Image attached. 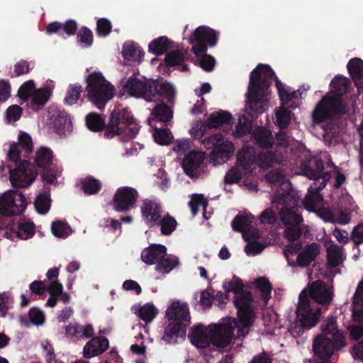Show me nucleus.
Segmentation results:
<instances>
[{"label":"nucleus","instance_id":"obj_1","mask_svg":"<svg viewBox=\"0 0 363 363\" xmlns=\"http://www.w3.org/2000/svg\"><path fill=\"white\" fill-rule=\"evenodd\" d=\"M275 80L280 100L288 103L291 100L289 91L277 77L275 72L268 65L259 64L250 76L248 91L246 94L245 112L252 118L264 112L268 107L269 87Z\"/></svg>","mask_w":363,"mask_h":363},{"label":"nucleus","instance_id":"obj_2","mask_svg":"<svg viewBox=\"0 0 363 363\" xmlns=\"http://www.w3.org/2000/svg\"><path fill=\"white\" fill-rule=\"evenodd\" d=\"M86 125L93 132L104 129V137L106 138L122 134L133 138L139 130L138 124L131 113L121 106H115L107 124L103 115L91 112L86 116Z\"/></svg>","mask_w":363,"mask_h":363},{"label":"nucleus","instance_id":"obj_3","mask_svg":"<svg viewBox=\"0 0 363 363\" xmlns=\"http://www.w3.org/2000/svg\"><path fill=\"white\" fill-rule=\"evenodd\" d=\"M348 79L344 77H335L330 82L332 91L335 96H323L312 112V121L320 124L346 113L345 106L341 96L348 91Z\"/></svg>","mask_w":363,"mask_h":363},{"label":"nucleus","instance_id":"obj_4","mask_svg":"<svg viewBox=\"0 0 363 363\" xmlns=\"http://www.w3.org/2000/svg\"><path fill=\"white\" fill-rule=\"evenodd\" d=\"M123 90L131 96L147 101L167 100L171 103L175 97V89L170 83L159 79L143 81L133 76L127 79Z\"/></svg>","mask_w":363,"mask_h":363},{"label":"nucleus","instance_id":"obj_5","mask_svg":"<svg viewBox=\"0 0 363 363\" xmlns=\"http://www.w3.org/2000/svg\"><path fill=\"white\" fill-rule=\"evenodd\" d=\"M218 37L216 31L207 26H199L190 38L189 43L193 45L192 52L196 55L204 54L200 61L203 69L211 72L215 66V59L207 54V46L213 47L217 44Z\"/></svg>","mask_w":363,"mask_h":363},{"label":"nucleus","instance_id":"obj_6","mask_svg":"<svg viewBox=\"0 0 363 363\" xmlns=\"http://www.w3.org/2000/svg\"><path fill=\"white\" fill-rule=\"evenodd\" d=\"M282 154L272 151H262L257 157L253 147L242 148L238 154V167L242 169L243 174L252 172L256 164L261 168H268L281 164Z\"/></svg>","mask_w":363,"mask_h":363},{"label":"nucleus","instance_id":"obj_7","mask_svg":"<svg viewBox=\"0 0 363 363\" xmlns=\"http://www.w3.org/2000/svg\"><path fill=\"white\" fill-rule=\"evenodd\" d=\"M296 324L291 329L294 336H300L304 330L315 326L320 320L322 311L318 306H313L308 295L305 291L299 294L296 309Z\"/></svg>","mask_w":363,"mask_h":363},{"label":"nucleus","instance_id":"obj_8","mask_svg":"<svg viewBox=\"0 0 363 363\" xmlns=\"http://www.w3.org/2000/svg\"><path fill=\"white\" fill-rule=\"evenodd\" d=\"M19 145L13 143L8 152L9 159L16 163L20 162L18 167L9 171V180L14 188H25L30 186L35 179L38 172L34 165L28 161L21 160Z\"/></svg>","mask_w":363,"mask_h":363},{"label":"nucleus","instance_id":"obj_9","mask_svg":"<svg viewBox=\"0 0 363 363\" xmlns=\"http://www.w3.org/2000/svg\"><path fill=\"white\" fill-rule=\"evenodd\" d=\"M87 98L99 109H102L114 96V86L101 72H93L86 77Z\"/></svg>","mask_w":363,"mask_h":363},{"label":"nucleus","instance_id":"obj_10","mask_svg":"<svg viewBox=\"0 0 363 363\" xmlns=\"http://www.w3.org/2000/svg\"><path fill=\"white\" fill-rule=\"evenodd\" d=\"M238 322L234 318L228 317L219 323L209 325L211 344L218 348L228 346L235 337L234 331Z\"/></svg>","mask_w":363,"mask_h":363},{"label":"nucleus","instance_id":"obj_11","mask_svg":"<svg viewBox=\"0 0 363 363\" xmlns=\"http://www.w3.org/2000/svg\"><path fill=\"white\" fill-rule=\"evenodd\" d=\"M333 341L324 335L316 336L313 341L314 360L313 363H331V357L335 351L346 345L345 341Z\"/></svg>","mask_w":363,"mask_h":363},{"label":"nucleus","instance_id":"obj_12","mask_svg":"<svg viewBox=\"0 0 363 363\" xmlns=\"http://www.w3.org/2000/svg\"><path fill=\"white\" fill-rule=\"evenodd\" d=\"M27 206L26 197L18 190H10L0 197V214L7 216L22 213Z\"/></svg>","mask_w":363,"mask_h":363},{"label":"nucleus","instance_id":"obj_13","mask_svg":"<svg viewBox=\"0 0 363 363\" xmlns=\"http://www.w3.org/2000/svg\"><path fill=\"white\" fill-rule=\"evenodd\" d=\"M202 142L206 149L212 150L211 157L214 161L218 159L224 161L228 159L234 152L233 143L228 140H225L221 133H216L205 137Z\"/></svg>","mask_w":363,"mask_h":363},{"label":"nucleus","instance_id":"obj_14","mask_svg":"<svg viewBox=\"0 0 363 363\" xmlns=\"http://www.w3.org/2000/svg\"><path fill=\"white\" fill-rule=\"evenodd\" d=\"M301 169L303 172V174L310 179L316 180L320 178L323 179L318 187L319 190L325 187L326 182L331 177L330 172H323L324 165L323 161L315 156L306 157L301 164Z\"/></svg>","mask_w":363,"mask_h":363},{"label":"nucleus","instance_id":"obj_15","mask_svg":"<svg viewBox=\"0 0 363 363\" xmlns=\"http://www.w3.org/2000/svg\"><path fill=\"white\" fill-rule=\"evenodd\" d=\"M253 298L250 291L240 293L234 297V304L238 310V318L244 327H250L255 317L252 307Z\"/></svg>","mask_w":363,"mask_h":363},{"label":"nucleus","instance_id":"obj_16","mask_svg":"<svg viewBox=\"0 0 363 363\" xmlns=\"http://www.w3.org/2000/svg\"><path fill=\"white\" fill-rule=\"evenodd\" d=\"M139 197L138 191L130 186H122L116 191L111 204L117 212H126L133 208Z\"/></svg>","mask_w":363,"mask_h":363},{"label":"nucleus","instance_id":"obj_17","mask_svg":"<svg viewBox=\"0 0 363 363\" xmlns=\"http://www.w3.org/2000/svg\"><path fill=\"white\" fill-rule=\"evenodd\" d=\"M333 291L328 286L321 280L313 281L309 289V299L321 305H329L333 300Z\"/></svg>","mask_w":363,"mask_h":363},{"label":"nucleus","instance_id":"obj_18","mask_svg":"<svg viewBox=\"0 0 363 363\" xmlns=\"http://www.w3.org/2000/svg\"><path fill=\"white\" fill-rule=\"evenodd\" d=\"M65 333L69 340L77 342L94 336V329L91 324L82 325L77 322H73L65 326Z\"/></svg>","mask_w":363,"mask_h":363},{"label":"nucleus","instance_id":"obj_19","mask_svg":"<svg viewBox=\"0 0 363 363\" xmlns=\"http://www.w3.org/2000/svg\"><path fill=\"white\" fill-rule=\"evenodd\" d=\"M320 254V245L316 242L306 245L304 249L297 255L296 261L289 259V265L295 267H308Z\"/></svg>","mask_w":363,"mask_h":363},{"label":"nucleus","instance_id":"obj_20","mask_svg":"<svg viewBox=\"0 0 363 363\" xmlns=\"http://www.w3.org/2000/svg\"><path fill=\"white\" fill-rule=\"evenodd\" d=\"M91 338L83 348L84 357L87 359L101 354L109 347V341L105 336H92Z\"/></svg>","mask_w":363,"mask_h":363},{"label":"nucleus","instance_id":"obj_21","mask_svg":"<svg viewBox=\"0 0 363 363\" xmlns=\"http://www.w3.org/2000/svg\"><path fill=\"white\" fill-rule=\"evenodd\" d=\"M162 209L160 203L154 200L145 199L141 206L143 218L151 223V225H156L162 217Z\"/></svg>","mask_w":363,"mask_h":363},{"label":"nucleus","instance_id":"obj_22","mask_svg":"<svg viewBox=\"0 0 363 363\" xmlns=\"http://www.w3.org/2000/svg\"><path fill=\"white\" fill-rule=\"evenodd\" d=\"M205 159L204 153L197 151H191L184 156L182 167L185 174L191 178L196 176L195 171L200 167Z\"/></svg>","mask_w":363,"mask_h":363},{"label":"nucleus","instance_id":"obj_23","mask_svg":"<svg viewBox=\"0 0 363 363\" xmlns=\"http://www.w3.org/2000/svg\"><path fill=\"white\" fill-rule=\"evenodd\" d=\"M321 333L318 335H324L333 341H345V336L341 330H339L337 319L334 316H328L324 319L320 325Z\"/></svg>","mask_w":363,"mask_h":363},{"label":"nucleus","instance_id":"obj_24","mask_svg":"<svg viewBox=\"0 0 363 363\" xmlns=\"http://www.w3.org/2000/svg\"><path fill=\"white\" fill-rule=\"evenodd\" d=\"M189 337L192 345L197 348L206 349L211 344L210 330L208 333L206 328L201 324L194 326Z\"/></svg>","mask_w":363,"mask_h":363},{"label":"nucleus","instance_id":"obj_25","mask_svg":"<svg viewBox=\"0 0 363 363\" xmlns=\"http://www.w3.org/2000/svg\"><path fill=\"white\" fill-rule=\"evenodd\" d=\"M166 317L174 321L190 323L189 308L186 303L174 301L167 309Z\"/></svg>","mask_w":363,"mask_h":363},{"label":"nucleus","instance_id":"obj_26","mask_svg":"<svg viewBox=\"0 0 363 363\" xmlns=\"http://www.w3.org/2000/svg\"><path fill=\"white\" fill-rule=\"evenodd\" d=\"M167 255V247L160 244H152L141 252V259L147 264H155Z\"/></svg>","mask_w":363,"mask_h":363},{"label":"nucleus","instance_id":"obj_27","mask_svg":"<svg viewBox=\"0 0 363 363\" xmlns=\"http://www.w3.org/2000/svg\"><path fill=\"white\" fill-rule=\"evenodd\" d=\"M185 53L180 50L169 51L166 53L164 62L167 67L179 66L181 72H187L189 70V66L184 64Z\"/></svg>","mask_w":363,"mask_h":363},{"label":"nucleus","instance_id":"obj_28","mask_svg":"<svg viewBox=\"0 0 363 363\" xmlns=\"http://www.w3.org/2000/svg\"><path fill=\"white\" fill-rule=\"evenodd\" d=\"M232 120L233 116L230 112L220 110L211 113L206 121V125L209 128H216L224 125H230Z\"/></svg>","mask_w":363,"mask_h":363},{"label":"nucleus","instance_id":"obj_29","mask_svg":"<svg viewBox=\"0 0 363 363\" xmlns=\"http://www.w3.org/2000/svg\"><path fill=\"white\" fill-rule=\"evenodd\" d=\"M347 68L355 85L362 84L363 82V60L358 57L352 58L349 60Z\"/></svg>","mask_w":363,"mask_h":363},{"label":"nucleus","instance_id":"obj_30","mask_svg":"<svg viewBox=\"0 0 363 363\" xmlns=\"http://www.w3.org/2000/svg\"><path fill=\"white\" fill-rule=\"evenodd\" d=\"M252 135L256 144L262 148L268 149L274 143L272 132L263 127L256 128L253 130Z\"/></svg>","mask_w":363,"mask_h":363},{"label":"nucleus","instance_id":"obj_31","mask_svg":"<svg viewBox=\"0 0 363 363\" xmlns=\"http://www.w3.org/2000/svg\"><path fill=\"white\" fill-rule=\"evenodd\" d=\"M151 116L153 117L149 119V123L152 126L154 121L164 123L169 122L173 116V112L167 104L162 103L155 106L151 113Z\"/></svg>","mask_w":363,"mask_h":363},{"label":"nucleus","instance_id":"obj_32","mask_svg":"<svg viewBox=\"0 0 363 363\" xmlns=\"http://www.w3.org/2000/svg\"><path fill=\"white\" fill-rule=\"evenodd\" d=\"M188 325L185 322L173 320L165 328L164 338L170 341L172 338L185 336Z\"/></svg>","mask_w":363,"mask_h":363},{"label":"nucleus","instance_id":"obj_33","mask_svg":"<svg viewBox=\"0 0 363 363\" xmlns=\"http://www.w3.org/2000/svg\"><path fill=\"white\" fill-rule=\"evenodd\" d=\"M172 42L166 36H161L152 40L148 45L149 52L160 55L172 48Z\"/></svg>","mask_w":363,"mask_h":363},{"label":"nucleus","instance_id":"obj_34","mask_svg":"<svg viewBox=\"0 0 363 363\" xmlns=\"http://www.w3.org/2000/svg\"><path fill=\"white\" fill-rule=\"evenodd\" d=\"M274 203L281 205V208H297L298 198L291 192L280 193L279 191L275 194Z\"/></svg>","mask_w":363,"mask_h":363},{"label":"nucleus","instance_id":"obj_35","mask_svg":"<svg viewBox=\"0 0 363 363\" xmlns=\"http://www.w3.org/2000/svg\"><path fill=\"white\" fill-rule=\"evenodd\" d=\"M53 152L46 147H41L39 148L35 155L34 163L36 167L39 168H45L51 166L52 164Z\"/></svg>","mask_w":363,"mask_h":363},{"label":"nucleus","instance_id":"obj_36","mask_svg":"<svg viewBox=\"0 0 363 363\" xmlns=\"http://www.w3.org/2000/svg\"><path fill=\"white\" fill-rule=\"evenodd\" d=\"M280 218L283 224L286 226L300 225L303 221L302 216L296 213V208H281Z\"/></svg>","mask_w":363,"mask_h":363},{"label":"nucleus","instance_id":"obj_37","mask_svg":"<svg viewBox=\"0 0 363 363\" xmlns=\"http://www.w3.org/2000/svg\"><path fill=\"white\" fill-rule=\"evenodd\" d=\"M28 318L26 315H21L19 318L20 324L23 326L28 328L30 325V323L35 325H42L45 321V317L43 312L38 308H31L28 312Z\"/></svg>","mask_w":363,"mask_h":363},{"label":"nucleus","instance_id":"obj_38","mask_svg":"<svg viewBox=\"0 0 363 363\" xmlns=\"http://www.w3.org/2000/svg\"><path fill=\"white\" fill-rule=\"evenodd\" d=\"M54 128L59 134H64L72 129V121L69 116L65 111H60L53 121Z\"/></svg>","mask_w":363,"mask_h":363},{"label":"nucleus","instance_id":"obj_39","mask_svg":"<svg viewBox=\"0 0 363 363\" xmlns=\"http://www.w3.org/2000/svg\"><path fill=\"white\" fill-rule=\"evenodd\" d=\"M342 247L335 244H331L327 249V261L330 267H336L340 265L343 261Z\"/></svg>","mask_w":363,"mask_h":363},{"label":"nucleus","instance_id":"obj_40","mask_svg":"<svg viewBox=\"0 0 363 363\" xmlns=\"http://www.w3.org/2000/svg\"><path fill=\"white\" fill-rule=\"evenodd\" d=\"M122 54L125 60L133 62H141L145 52L138 44L125 45L123 48Z\"/></svg>","mask_w":363,"mask_h":363},{"label":"nucleus","instance_id":"obj_41","mask_svg":"<svg viewBox=\"0 0 363 363\" xmlns=\"http://www.w3.org/2000/svg\"><path fill=\"white\" fill-rule=\"evenodd\" d=\"M252 215L238 214L231 223L232 228L235 232L243 233L252 225Z\"/></svg>","mask_w":363,"mask_h":363},{"label":"nucleus","instance_id":"obj_42","mask_svg":"<svg viewBox=\"0 0 363 363\" xmlns=\"http://www.w3.org/2000/svg\"><path fill=\"white\" fill-rule=\"evenodd\" d=\"M82 189L86 195H93L99 193L101 189L100 181L91 176H88L81 180Z\"/></svg>","mask_w":363,"mask_h":363},{"label":"nucleus","instance_id":"obj_43","mask_svg":"<svg viewBox=\"0 0 363 363\" xmlns=\"http://www.w3.org/2000/svg\"><path fill=\"white\" fill-rule=\"evenodd\" d=\"M82 91L83 88L81 85L78 84H69L64 99V104L69 106L77 104V101L80 99Z\"/></svg>","mask_w":363,"mask_h":363},{"label":"nucleus","instance_id":"obj_44","mask_svg":"<svg viewBox=\"0 0 363 363\" xmlns=\"http://www.w3.org/2000/svg\"><path fill=\"white\" fill-rule=\"evenodd\" d=\"M255 284L257 289L261 292L262 299L267 303L271 298L272 290L271 283L267 278L261 277L255 279Z\"/></svg>","mask_w":363,"mask_h":363},{"label":"nucleus","instance_id":"obj_45","mask_svg":"<svg viewBox=\"0 0 363 363\" xmlns=\"http://www.w3.org/2000/svg\"><path fill=\"white\" fill-rule=\"evenodd\" d=\"M275 123L279 127L280 130L286 129L291 122V111L285 107H280L275 111Z\"/></svg>","mask_w":363,"mask_h":363},{"label":"nucleus","instance_id":"obj_46","mask_svg":"<svg viewBox=\"0 0 363 363\" xmlns=\"http://www.w3.org/2000/svg\"><path fill=\"white\" fill-rule=\"evenodd\" d=\"M179 264V258L169 255L160 259L157 264L156 269L161 273H169Z\"/></svg>","mask_w":363,"mask_h":363},{"label":"nucleus","instance_id":"obj_47","mask_svg":"<svg viewBox=\"0 0 363 363\" xmlns=\"http://www.w3.org/2000/svg\"><path fill=\"white\" fill-rule=\"evenodd\" d=\"M208 205V200L205 199L202 194H194L191 201L189 202V206L194 216L197 214L199 206H201L203 210V217L206 219H208V218L206 216V209Z\"/></svg>","mask_w":363,"mask_h":363},{"label":"nucleus","instance_id":"obj_48","mask_svg":"<svg viewBox=\"0 0 363 363\" xmlns=\"http://www.w3.org/2000/svg\"><path fill=\"white\" fill-rule=\"evenodd\" d=\"M311 186L308 189L309 194L305 196L302 201V204L304 208L309 211H315L316 207L323 200V197L318 194V191H311Z\"/></svg>","mask_w":363,"mask_h":363},{"label":"nucleus","instance_id":"obj_49","mask_svg":"<svg viewBox=\"0 0 363 363\" xmlns=\"http://www.w3.org/2000/svg\"><path fill=\"white\" fill-rule=\"evenodd\" d=\"M156 225H160L161 226V233L164 235H169L172 234L177 228V220L167 214L164 218H160L158 220V223H156Z\"/></svg>","mask_w":363,"mask_h":363},{"label":"nucleus","instance_id":"obj_50","mask_svg":"<svg viewBox=\"0 0 363 363\" xmlns=\"http://www.w3.org/2000/svg\"><path fill=\"white\" fill-rule=\"evenodd\" d=\"M157 313L156 307L152 303H147L139 308L138 315L145 323H150L155 318Z\"/></svg>","mask_w":363,"mask_h":363},{"label":"nucleus","instance_id":"obj_51","mask_svg":"<svg viewBox=\"0 0 363 363\" xmlns=\"http://www.w3.org/2000/svg\"><path fill=\"white\" fill-rule=\"evenodd\" d=\"M235 133L238 138L249 134L252 130V121L245 115L239 117L235 127Z\"/></svg>","mask_w":363,"mask_h":363},{"label":"nucleus","instance_id":"obj_52","mask_svg":"<svg viewBox=\"0 0 363 363\" xmlns=\"http://www.w3.org/2000/svg\"><path fill=\"white\" fill-rule=\"evenodd\" d=\"M49 98L50 93L47 89L35 90L31 96V104L33 106H36L35 109H40L46 104Z\"/></svg>","mask_w":363,"mask_h":363},{"label":"nucleus","instance_id":"obj_53","mask_svg":"<svg viewBox=\"0 0 363 363\" xmlns=\"http://www.w3.org/2000/svg\"><path fill=\"white\" fill-rule=\"evenodd\" d=\"M35 225L30 222L18 223L17 226L16 236L22 240L32 238L35 234Z\"/></svg>","mask_w":363,"mask_h":363},{"label":"nucleus","instance_id":"obj_54","mask_svg":"<svg viewBox=\"0 0 363 363\" xmlns=\"http://www.w3.org/2000/svg\"><path fill=\"white\" fill-rule=\"evenodd\" d=\"M112 23L106 18H100L96 21V31L99 37H106L112 31Z\"/></svg>","mask_w":363,"mask_h":363},{"label":"nucleus","instance_id":"obj_55","mask_svg":"<svg viewBox=\"0 0 363 363\" xmlns=\"http://www.w3.org/2000/svg\"><path fill=\"white\" fill-rule=\"evenodd\" d=\"M34 204L38 213L45 214L50 209V199L48 196L40 194L36 197Z\"/></svg>","mask_w":363,"mask_h":363},{"label":"nucleus","instance_id":"obj_56","mask_svg":"<svg viewBox=\"0 0 363 363\" xmlns=\"http://www.w3.org/2000/svg\"><path fill=\"white\" fill-rule=\"evenodd\" d=\"M35 90V83L33 80H28L24 82L18 89L17 96L22 100L26 101L32 96V92Z\"/></svg>","mask_w":363,"mask_h":363},{"label":"nucleus","instance_id":"obj_57","mask_svg":"<svg viewBox=\"0 0 363 363\" xmlns=\"http://www.w3.org/2000/svg\"><path fill=\"white\" fill-rule=\"evenodd\" d=\"M154 138L156 143L160 145H168L171 142L170 133L162 128H155Z\"/></svg>","mask_w":363,"mask_h":363},{"label":"nucleus","instance_id":"obj_58","mask_svg":"<svg viewBox=\"0 0 363 363\" xmlns=\"http://www.w3.org/2000/svg\"><path fill=\"white\" fill-rule=\"evenodd\" d=\"M242 280L237 277H233L232 281H229L225 286V291H233L235 296L240 293L245 292Z\"/></svg>","mask_w":363,"mask_h":363},{"label":"nucleus","instance_id":"obj_59","mask_svg":"<svg viewBox=\"0 0 363 363\" xmlns=\"http://www.w3.org/2000/svg\"><path fill=\"white\" fill-rule=\"evenodd\" d=\"M77 38L80 43L85 44L87 47H89L93 43L92 31L89 28L83 26L77 33Z\"/></svg>","mask_w":363,"mask_h":363},{"label":"nucleus","instance_id":"obj_60","mask_svg":"<svg viewBox=\"0 0 363 363\" xmlns=\"http://www.w3.org/2000/svg\"><path fill=\"white\" fill-rule=\"evenodd\" d=\"M302 230L299 225L286 226L284 231L285 238L289 242L298 240L302 235Z\"/></svg>","mask_w":363,"mask_h":363},{"label":"nucleus","instance_id":"obj_61","mask_svg":"<svg viewBox=\"0 0 363 363\" xmlns=\"http://www.w3.org/2000/svg\"><path fill=\"white\" fill-rule=\"evenodd\" d=\"M43 172L40 174L43 182L49 184H52L57 181V171L55 168L50 166L48 167L43 168Z\"/></svg>","mask_w":363,"mask_h":363},{"label":"nucleus","instance_id":"obj_62","mask_svg":"<svg viewBox=\"0 0 363 363\" xmlns=\"http://www.w3.org/2000/svg\"><path fill=\"white\" fill-rule=\"evenodd\" d=\"M30 63L24 60H21L14 65L13 74L12 77H18L21 75L28 74L30 71Z\"/></svg>","mask_w":363,"mask_h":363},{"label":"nucleus","instance_id":"obj_63","mask_svg":"<svg viewBox=\"0 0 363 363\" xmlns=\"http://www.w3.org/2000/svg\"><path fill=\"white\" fill-rule=\"evenodd\" d=\"M265 247V245L259 241H251L245 246V251L247 255H255L261 253Z\"/></svg>","mask_w":363,"mask_h":363},{"label":"nucleus","instance_id":"obj_64","mask_svg":"<svg viewBox=\"0 0 363 363\" xmlns=\"http://www.w3.org/2000/svg\"><path fill=\"white\" fill-rule=\"evenodd\" d=\"M350 239L357 247L363 243V222L353 228Z\"/></svg>","mask_w":363,"mask_h":363}]
</instances>
